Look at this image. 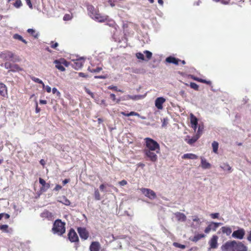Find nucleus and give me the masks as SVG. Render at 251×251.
<instances>
[{
	"mask_svg": "<svg viewBox=\"0 0 251 251\" xmlns=\"http://www.w3.org/2000/svg\"><path fill=\"white\" fill-rule=\"evenodd\" d=\"M0 58L6 62H11L12 63L18 62L20 61L19 56L8 50H5L0 52Z\"/></svg>",
	"mask_w": 251,
	"mask_h": 251,
	"instance_id": "nucleus-1",
	"label": "nucleus"
},
{
	"mask_svg": "<svg viewBox=\"0 0 251 251\" xmlns=\"http://www.w3.org/2000/svg\"><path fill=\"white\" fill-rule=\"evenodd\" d=\"M52 231L54 234L58 235H63L66 231L65 223L60 219L56 220L53 224Z\"/></svg>",
	"mask_w": 251,
	"mask_h": 251,
	"instance_id": "nucleus-2",
	"label": "nucleus"
},
{
	"mask_svg": "<svg viewBox=\"0 0 251 251\" xmlns=\"http://www.w3.org/2000/svg\"><path fill=\"white\" fill-rule=\"evenodd\" d=\"M146 148L144 150L155 151L156 153L160 152L159 144L154 140L147 137L145 139Z\"/></svg>",
	"mask_w": 251,
	"mask_h": 251,
	"instance_id": "nucleus-3",
	"label": "nucleus"
},
{
	"mask_svg": "<svg viewBox=\"0 0 251 251\" xmlns=\"http://www.w3.org/2000/svg\"><path fill=\"white\" fill-rule=\"evenodd\" d=\"M0 66L1 67H4L6 69H10L8 71L9 73L10 72H16L21 70V69L18 65L12 63L10 62H5L4 63L1 64Z\"/></svg>",
	"mask_w": 251,
	"mask_h": 251,
	"instance_id": "nucleus-4",
	"label": "nucleus"
},
{
	"mask_svg": "<svg viewBox=\"0 0 251 251\" xmlns=\"http://www.w3.org/2000/svg\"><path fill=\"white\" fill-rule=\"evenodd\" d=\"M144 152L146 156L148 158V160L152 162L157 161L158 157L155 151L150 150H144Z\"/></svg>",
	"mask_w": 251,
	"mask_h": 251,
	"instance_id": "nucleus-5",
	"label": "nucleus"
},
{
	"mask_svg": "<svg viewBox=\"0 0 251 251\" xmlns=\"http://www.w3.org/2000/svg\"><path fill=\"white\" fill-rule=\"evenodd\" d=\"M235 244V240L227 241L221 246V249L222 251H233Z\"/></svg>",
	"mask_w": 251,
	"mask_h": 251,
	"instance_id": "nucleus-6",
	"label": "nucleus"
},
{
	"mask_svg": "<svg viewBox=\"0 0 251 251\" xmlns=\"http://www.w3.org/2000/svg\"><path fill=\"white\" fill-rule=\"evenodd\" d=\"M140 191L145 196L149 198L151 200H153L156 197L155 193L150 189L142 188Z\"/></svg>",
	"mask_w": 251,
	"mask_h": 251,
	"instance_id": "nucleus-7",
	"label": "nucleus"
},
{
	"mask_svg": "<svg viewBox=\"0 0 251 251\" xmlns=\"http://www.w3.org/2000/svg\"><path fill=\"white\" fill-rule=\"evenodd\" d=\"M68 239L71 242H78V237L73 228H71L68 234Z\"/></svg>",
	"mask_w": 251,
	"mask_h": 251,
	"instance_id": "nucleus-8",
	"label": "nucleus"
},
{
	"mask_svg": "<svg viewBox=\"0 0 251 251\" xmlns=\"http://www.w3.org/2000/svg\"><path fill=\"white\" fill-rule=\"evenodd\" d=\"M245 234V230L243 228H240L238 229L233 231L232 234V237L234 238L241 240L244 238Z\"/></svg>",
	"mask_w": 251,
	"mask_h": 251,
	"instance_id": "nucleus-9",
	"label": "nucleus"
},
{
	"mask_svg": "<svg viewBox=\"0 0 251 251\" xmlns=\"http://www.w3.org/2000/svg\"><path fill=\"white\" fill-rule=\"evenodd\" d=\"M248 247L242 242L236 241L234 245L233 251H247Z\"/></svg>",
	"mask_w": 251,
	"mask_h": 251,
	"instance_id": "nucleus-10",
	"label": "nucleus"
},
{
	"mask_svg": "<svg viewBox=\"0 0 251 251\" xmlns=\"http://www.w3.org/2000/svg\"><path fill=\"white\" fill-rule=\"evenodd\" d=\"M77 232L81 239L86 240L88 238L89 233L85 228L79 227L77 228Z\"/></svg>",
	"mask_w": 251,
	"mask_h": 251,
	"instance_id": "nucleus-11",
	"label": "nucleus"
},
{
	"mask_svg": "<svg viewBox=\"0 0 251 251\" xmlns=\"http://www.w3.org/2000/svg\"><path fill=\"white\" fill-rule=\"evenodd\" d=\"M54 62L55 64V67L61 71L65 70V68L64 67L63 65L66 66H68V62L65 60H63L62 62H60L58 60H56Z\"/></svg>",
	"mask_w": 251,
	"mask_h": 251,
	"instance_id": "nucleus-12",
	"label": "nucleus"
},
{
	"mask_svg": "<svg viewBox=\"0 0 251 251\" xmlns=\"http://www.w3.org/2000/svg\"><path fill=\"white\" fill-rule=\"evenodd\" d=\"M39 183L42 185V187L40 188V191L42 192H46L50 188V185L48 183H46L45 180L43 178L40 177L39 178Z\"/></svg>",
	"mask_w": 251,
	"mask_h": 251,
	"instance_id": "nucleus-13",
	"label": "nucleus"
},
{
	"mask_svg": "<svg viewBox=\"0 0 251 251\" xmlns=\"http://www.w3.org/2000/svg\"><path fill=\"white\" fill-rule=\"evenodd\" d=\"M165 99L163 97L157 98L155 101V105L158 109H161L162 104L165 102Z\"/></svg>",
	"mask_w": 251,
	"mask_h": 251,
	"instance_id": "nucleus-14",
	"label": "nucleus"
},
{
	"mask_svg": "<svg viewBox=\"0 0 251 251\" xmlns=\"http://www.w3.org/2000/svg\"><path fill=\"white\" fill-rule=\"evenodd\" d=\"M218 237L216 235H213L212 238L210 239L209 243L210 244V248L212 249H216L217 248Z\"/></svg>",
	"mask_w": 251,
	"mask_h": 251,
	"instance_id": "nucleus-15",
	"label": "nucleus"
},
{
	"mask_svg": "<svg viewBox=\"0 0 251 251\" xmlns=\"http://www.w3.org/2000/svg\"><path fill=\"white\" fill-rule=\"evenodd\" d=\"M91 17L100 22H104L106 20V17L101 16L100 14L97 13V12H95L93 15H91Z\"/></svg>",
	"mask_w": 251,
	"mask_h": 251,
	"instance_id": "nucleus-16",
	"label": "nucleus"
},
{
	"mask_svg": "<svg viewBox=\"0 0 251 251\" xmlns=\"http://www.w3.org/2000/svg\"><path fill=\"white\" fill-rule=\"evenodd\" d=\"M166 61L169 63H172L175 65H177L178 64V62L179 61H181V60H179V59L170 56L166 58Z\"/></svg>",
	"mask_w": 251,
	"mask_h": 251,
	"instance_id": "nucleus-17",
	"label": "nucleus"
},
{
	"mask_svg": "<svg viewBox=\"0 0 251 251\" xmlns=\"http://www.w3.org/2000/svg\"><path fill=\"white\" fill-rule=\"evenodd\" d=\"M175 215L178 221L185 222L186 220V216L182 213L176 212Z\"/></svg>",
	"mask_w": 251,
	"mask_h": 251,
	"instance_id": "nucleus-18",
	"label": "nucleus"
},
{
	"mask_svg": "<svg viewBox=\"0 0 251 251\" xmlns=\"http://www.w3.org/2000/svg\"><path fill=\"white\" fill-rule=\"evenodd\" d=\"M100 250V244L98 242H93L90 246V251H99Z\"/></svg>",
	"mask_w": 251,
	"mask_h": 251,
	"instance_id": "nucleus-19",
	"label": "nucleus"
},
{
	"mask_svg": "<svg viewBox=\"0 0 251 251\" xmlns=\"http://www.w3.org/2000/svg\"><path fill=\"white\" fill-rule=\"evenodd\" d=\"M201 166L203 169H207L211 167V164L204 158L201 157Z\"/></svg>",
	"mask_w": 251,
	"mask_h": 251,
	"instance_id": "nucleus-20",
	"label": "nucleus"
},
{
	"mask_svg": "<svg viewBox=\"0 0 251 251\" xmlns=\"http://www.w3.org/2000/svg\"><path fill=\"white\" fill-rule=\"evenodd\" d=\"M7 94V89L6 86L2 83H0V95L2 96H5Z\"/></svg>",
	"mask_w": 251,
	"mask_h": 251,
	"instance_id": "nucleus-21",
	"label": "nucleus"
},
{
	"mask_svg": "<svg viewBox=\"0 0 251 251\" xmlns=\"http://www.w3.org/2000/svg\"><path fill=\"white\" fill-rule=\"evenodd\" d=\"M182 158L183 159H196L198 158V156L193 153H186L183 154Z\"/></svg>",
	"mask_w": 251,
	"mask_h": 251,
	"instance_id": "nucleus-22",
	"label": "nucleus"
},
{
	"mask_svg": "<svg viewBox=\"0 0 251 251\" xmlns=\"http://www.w3.org/2000/svg\"><path fill=\"white\" fill-rule=\"evenodd\" d=\"M205 237V235L203 233L196 234L193 238H190V240L194 242H197L202 238Z\"/></svg>",
	"mask_w": 251,
	"mask_h": 251,
	"instance_id": "nucleus-23",
	"label": "nucleus"
},
{
	"mask_svg": "<svg viewBox=\"0 0 251 251\" xmlns=\"http://www.w3.org/2000/svg\"><path fill=\"white\" fill-rule=\"evenodd\" d=\"M221 229L222 230V232L223 233L226 234L227 236L229 235L232 232L231 228L228 226H223L222 227Z\"/></svg>",
	"mask_w": 251,
	"mask_h": 251,
	"instance_id": "nucleus-24",
	"label": "nucleus"
},
{
	"mask_svg": "<svg viewBox=\"0 0 251 251\" xmlns=\"http://www.w3.org/2000/svg\"><path fill=\"white\" fill-rule=\"evenodd\" d=\"M222 224H223L222 223L211 222L209 225L211 230L216 231L217 228Z\"/></svg>",
	"mask_w": 251,
	"mask_h": 251,
	"instance_id": "nucleus-25",
	"label": "nucleus"
},
{
	"mask_svg": "<svg viewBox=\"0 0 251 251\" xmlns=\"http://www.w3.org/2000/svg\"><path fill=\"white\" fill-rule=\"evenodd\" d=\"M146 94L141 95H130V99L132 100H139L143 99H144Z\"/></svg>",
	"mask_w": 251,
	"mask_h": 251,
	"instance_id": "nucleus-26",
	"label": "nucleus"
},
{
	"mask_svg": "<svg viewBox=\"0 0 251 251\" xmlns=\"http://www.w3.org/2000/svg\"><path fill=\"white\" fill-rule=\"evenodd\" d=\"M200 137L198 136V135H194L193 136L191 139H189L188 141H187V143L189 144V145H192L194 143H195Z\"/></svg>",
	"mask_w": 251,
	"mask_h": 251,
	"instance_id": "nucleus-27",
	"label": "nucleus"
},
{
	"mask_svg": "<svg viewBox=\"0 0 251 251\" xmlns=\"http://www.w3.org/2000/svg\"><path fill=\"white\" fill-rule=\"evenodd\" d=\"M87 10L88 11V13L89 15H93L95 12H96V10L95 9V7L92 5H89L87 6Z\"/></svg>",
	"mask_w": 251,
	"mask_h": 251,
	"instance_id": "nucleus-28",
	"label": "nucleus"
},
{
	"mask_svg": "<svg viewBox=\"0 0 251 251\" xmlns=\"http://www.w3.org/2000/svg\"><path fill=\"white\" fill-rule=\"evenodd\" d=\"M27 31L36 39H37L39 36V33H36L35 30L33 29L29 28Z\"/></svg>",
	"mask_w": 251,
	"mask_h": 251,
	"instance_id": "nucleus-29",
	"label": "nucleus"
},
{
	"mask_svg": "<svg viewBox=\"0 0 251 251\" xmlns=\"http://www.w3.org/2000/svg\"><path fill=\"white\" fill-rule=\"evenodd\" d=\"M193 221L194 222H197V224L195 226L194 224H192V226L195 228H197L199 226V225L201 224L200 220L197 216H194L193 217L192 219Z\"/></svg>",
	"mask_w": 251,
	"mask_h": 251,
	"instance_id": "nucleus-30",
	"label": "nucleus"
},
{
	"mask_svg": "<svg viewBox=\"0 0 251 251\" xmlns=\"http://www.w3.org/2000/svg\"><path fill=\"white\" fill-rule=\"evenodd\" d=\"M41 217L42 218H50L51 217L52 214L51 212L48 211H45L42 213H41L40 215Z\"/></svg>",
	"mask_w": 251,
	"mask_h": 251,
	"instance_id": "nucleus-31",
	"label": "nucleus"
},
{
	"mask_svg": "<svg viewBox=\"0 0 251 251\" xmlns=\"http://www.w3.org/2000/svg\"><path fill=\"white\" fill-rule=\"evenodd\" d=\"M59 201L67 206L70 205L71 204L70 201L65 196L61 198Z\"/></svg>",
	"mask_w": 251,
	"mask_h": 251,
	"instance_id": "nucleus-32",
	"label": "nucleus"
},
{
	"mask_svg": "<svg viewBox=\"0 0 251 251\" xmlns=\"http://www.w3.org/2000/svg\"><path fill=\"white\" fill-rule=\"evenodd\" d=\"M13 38L15 39L19 40L25 44H27L26 40H25L21 35L18 34H15L13 35Z\"/></svg>",
	"mask_w": 251,
	"mask_h": 251,
	"instance_id": "nucleus-33",
	"label": "nucleus"
},
{
	"mask_svg": "<svg viewBox=\"0 0 251 251\" xmlns=\"http://www.w3.org/2000/svg\"><path fill=\"white\" fill-rule=\"evenodd\" d=\"M198 119L192 113L190 114V122L191 125L198 124Z\"/></svg>",
	"mask_w": 251,
	"mask_h": 251,
	"instance_id": "nucleus-34",
	"label": "nucleus"
},
{
	"mask_svg": "<svg viewBox=\"0 0 251 251\" xmlns=\"http://www.w3.org/2000/svg\"><path fill=\"white\" fill-rule=\"evenodd\" d=\"M220 167L224 171H228L231 172V167L227 163H224L221 165Z\"/></svg>",
	"mask_w": 251,
	"mask_h": 251,
	"instance_id": "nucleus-35",
	"label": "nucleus"
},
{
	"mask_svg": "<svg viewBox=\"0 0 251 251\" xmlns=\"http://www.w3.org/2000/svg\"><path fill=\"white\" fill-rule=\"evenodd\" d=\"M212 147L213 148V151L214 153H217L218 150L219 144L216 141H214L212 143Z\"/></svg>",
	"mask_w": 251,
	"mask_h": 251,
	"instance_id": "nucleus-36",
	"label": "nucleus"
},
{
	"mask_svg": "<svg viewBox=\"0 0 251 251\" xmlns=\"http://www.w3.org/2000/svg\"><path fill=\"white\" fill-rule=\"evenodd\" d=\"M94 197L95 200L97 201H99L100 200V194L98 189H95Z\"/></svg>",
	"mask_w": 251,
	"mask_h": 251,
	"instance_id": "nucleus-37",
	"label": "nucleus"
},
{
	"mask_svg": "<svg viewBox=\"0 0 251 251\" xmlns=\"http://www.w3.org/2000/svg\"><path fill=\"white\" fill-rule=\"evenodd\" d=\"M72 74L74 75H73V76L76 78L78 77H84L85 76L84 74L83 73L74 72Z\"/></svg>",
	"mask_w": 251,
	"mask_h": 251,
	"instance_id": "nucleus-38",
	"label": "nucleus"
},
{
	"mask_svg": "<svg viewBox=\"0 0 251 251\" xmlns=\"http://www.w3.org/2000/svg\"><path fill=\"white\" fill-rule=\"evenodd\" d=\"M203 129V126L199 125L197 133L196 134V135H198V136L199 137H200L201 135L202 134Z\"/></svg>",
	"mask_w": 251,
	"mask_h": 251,
	"instance_id": "nucleus-39",
	"label": "nucleus"
},
{
	"mask_svg": "<svg viewBox=\"0 0 251 251\" xmlns=\"http://www.w3.org/2000/svg\"><path fill=\"white\" fill-rule=\"evenodd\" d=\"M173 245L175 247L180 248V249H185L186 248L185 245L180 244H179L178 243H177V242H174L173 243Z\"/></svg>",
	"mask_w": 251,
	"mask_h": 251,
	"instance_id": "nucleus-40",
	"label": "nucleus"
},
{
	"mask_svg": "<svg viewBox=\"0 0 251 251\" xmlns=\"http://www.w3.org/2000/svg\"><path fill=\"white\" fill-rule=\"evenodd\" d=\"M195 80L199 81L201 83H205L208 85H211V81L207 79H195Z\"/></svg>",
	"mask_w": 251,
	"mask_h": 251,
	"instance_id": "nucleus-41",
	"label": "nucleus"
},
{
	"mask_svg": "<svg viewBox=\"0 0 251 251\" xmlns=\"http://www.w3.org/2000/svg\"><path fill=\"white\" fill-rule=\"evenodd\" d=\"M144 52L146 54L148 60H150L151 58L152 54L151 51L149 50H145L144 51Z\"/></svg>",
	"mask_w": 251,
	"mask_h": 251,
	"instance_id": "nucleus-42",
	"label": "nucleus"
},
{
	"mask_svg": "<svg viewBox=\"0 0 251 251\" xmlns=\"http://www.w3.org/2000/svg\"><path fill=\"white\" fill-rule=\"evenodd\" d=\"M22 5V3L21 0H16L14 3V6L16 8H20Z\"/></svg>",
	"mask_w": 251,
	"mask_h": 251,
	"instance_id": "nucleus-43",
	"label": "nucleus"
},
{
	"mask_svg": "<svg viewBox=\"0 0 251 251\" xmlns=\"http://www.w3.org/2000/svg\"><path fill=\"white\" fill-rule=\"evenodd\" d=\"M190 86L191 88L194 89L195 90H198L199 89V86L194 82H191Z\"/></svg>",
	"mask_w": 251,
	"mask_h": 251,
	"instance_id": "nucleus-44",
	"label": "nucleus"
},
{
	"mask_svg": "<svg viewBox=\"0 0 251 251\" xmlns=\"http://www.w3.org/2000/svg\"><path fill=\"white\" fill-rule=\"evenodd\" d=\"M136 57H137V58L138 59H141V60H145L144 54L143 53H141V52L137 53L136 54Z\"/></svg>",
	"mask_w": 251,
	"mask_h": 251,
	"instance_id": "nucleus-45",
	"label": "nucleus"
},
{
	"mask_svg": "<svg viewBox=\"0 0 251 251\" xmlns=\"http://www.w3.org/2000/svg\"><path fill=\"white\" fill-rule=\"evenodd\" d=\"M121 114L124 116L129 117L131 116H133V111H131L129 113H126V111L121 112Z\"/></svg>",
	"mask_w": 251,
	"mask_h": 251,
	"instance_id": "nucleus-46",
	"label": "nucleus"
},
{
	"mask_svg": "<svg viewBox=\"0 0 251 251\" xmlns=\"http://www.w3.org/2000/svg\"><path fill=\"white\" fill-rule=\"evenodd\" d=\"M52 92L53 94H56V95L58 96V97H60V95H61V93H60V92H59L57 89L55 88V87H53L52 89Z\"/></svg>",
	"mask_w": 251,
	"mask_h": 251,
	"instance_id": "nucleus-47",
	"label": "nucleus"
},
{
	"mask_svg": "<svg viewBox=\"0 0 251 251\" xmlns=\"http://www.w3.org/2000/svg\"><path fill=\"white\" fill-rule=\"evenodd\" d=\"M84 90L85 91V92L88 94H89V95H90V96L93 98H94V94L91 92L89 89H88L87 88H86V87H84Z\"/></svg>",
	"mask_w": 251,
	"mask_h": 251,
	"instance_id": "nucleus-48",
	"label": "nucleus"
},
{
	"mask_svg": "<svg viewBox=\"0 0 251 251\" xmlns=\"http://www.w3.org/2000/svg\"><path fill=\"white\" fill-rule=\"evenodd\" d=\"M8 226L7 225H3L0 226V229L5 231H6V232H7L6 230L8 228Z\"/></svg>",
	"mask_w": 251,
	"mask_h": 251,
	"instance_id": "nucleus-49",
	"label": "nucleus"
},
{
	"mask_svg": "<svg viewBox=\"0 0 251 251\" xmlns=\"http://www.w3.org/2000/svg\"><path fill=\"white\" fill-rule=\"evenodd\" d=\"M210 216L212 219H217L218 218L219 214L218 213H211Z\"/></svg>",
	"mask_w": 251,
	"mask_h": 251,
	"instance_id": "nucleus-50",
	"label": "nucleus"
},
{
	"mask_svg": "<svg viewBox=\"0 0 251 251\" xmlns=\"http://www.w3.org/2000/svg\"><path fill=\"white\" fill-rule=\"evenodd\" d=\"M129 99H130V95H129L121 97V100H127Z\"/></svg>",
	"mask_w": 251,
	"mask_h": 251,
	"instance_id": "nucleus-51",
	"label": "nucleus"
},
{
	"mask_svg": "<svg viewBox=\"0 0 251 251\" xmlns=\"http://www.w3.org/2000/svg\"><path fill=\"white\" fill-rule=\"evenodd\" d=\"M168 119L167 118H163V119L162 120V127H164L165 126H166L167 125V124H168Z\"/></svg>",
	"mask_w": 251,
	"mask_h": 251,
	"instance_id": "nucleus-52",
	"label": "nucleus"
},
{
	"mask_svg": "<svg viewBox=\"0 0 251 251\" xmlns=\"http://www.w3.org/2000/svg\"><path fill=\"white\" fill-rule=\"evenodd\" d=\"M119 184L121 186H124L127 184V181L126 180H122L121 181L119 182Z\"/></svg>",
	"mask_w": 251,
	"mask_h": 251,
	"instance_id": "nucleus-53",
	"label": "nucleus"
},
{
	"mask_svg": "<svg viewBox=\"0 0 251 251\" xmlns=\"http://www.w3.org/2000/svg\"><path fill=\"white\" fill-rule=\"evenodd\" d=\"M61 188H62V186L61 185L57 184L55 186V188L53 189V190L55 191H58L59 190L61 189Z\"/></svg>",
	"mask_w": 251,
	"mask_h": 251,
	"instance_id": "nucleus-54",
	"label": "nucleus"
},
{
	"mask_svg": "<svg viewBox=\"0 0 251 251\" xmlns=\"http://www.w3.org/2000/svg\"><path fill=\"white\" fill-rule=\"evenodd\" d=\"M108 89L113 90L115 91H118V88L117 86H112V85L109 86L108 87Z\"/></svg>",
	"mask_w": 251,
	"mask_h": 251,
	"instance_id": "nucleus-55",
	"label": "nucleus"
},
{
	"mask_svg": "<svg viewBox=\"0 0 251 251\" xmlns=\"http://www.w3.org/2000/svg\"><path fill=\"white\" fill-rule=\"evenodd\" d=\"M25 1H26V4L29 6V7L30 9H32V8H33L32 4V3L31 2L30 0H25Z\"/></svg>",
	"mask_w": 251,
	"mask_h": 251,
	"instance_id": "nucleus-56",
	"label": "nucleus"
},
{
	"mask_svg": "<svg viewBox=\"0 0 251 251\" xmlns=\"http://www.w3.org/2000/svg\"><path fill=\"white\" fill-rule=\"evenodd\" d=\"M1 214H2V218H4L5 219H8L10 217V215L8 214L4 213H1Z\"/></svg>",
	"mask_w": 251,
	"mask_h": 251,
	"instance_id": "nucleus-57",
	"label": "nucleus"
},
{
	"mask_svg": "<svg viewBox=\"0 0 251 251\" xmlns=\"http://www.w3.org/2000/svg\"><path fill=\"white\" fill-rule=\"evenodd\" d=\"M51 47L52 48L55 49V48H56L57 47H58V44L57 43H56H56H53V41H52V42H51Z\"/></svg>",
	"mask_w": 251,
	"mask_h": 251,
	"instance_id": "nucleus-58",
	"label": "nucleus"
},
{
	"mask_svg": "<svg viewBox=\"0 0 251 251\" xmlns=\"http://www.w3.org/2000/svg\"><path fill=\"white\" fill-rule=\"evenodd\" d=\"M101 70V67H97L96 69H93L91 72H94V73H97L100 72Z\"/></svg>",
	"mask_w": 251,
	"mask_h": 251,
	"instance_id": "nucleus-59",
	"label": "nucleus"
},
{
	"mask_svg": "<svg viewBox=\"0 0 251 251\" xmlns=\"http://www.w3.org/2000/svg\"><path fill=\"white\" fill-rule=\"evenodd\" d=\"M211 228L209 226V225H208L205 228V230H204V232L206 233H209L210 230H211Z\"/></svg>",
	"mask_w": 251,
	"mask_h": 251,
	"instance_id": "nucleus-60",
	"label": "nucleus"
},
{
	"mask_svg": "<svg viewBox=\"0 0 251 251\" xmlns=\"http://www.w3.org/2000/svg\"><path fill=\"white\" fill-rule=\"evenodd\" d=\"M247 239L249 242L251 243V230L249 232V234L247 236Z\"/></svg>",
	"mask_w": 251,
	"mask_h": 251,
	"instance_id": "nucleus-61",
	"label": "nucleus"
},
{
	"mask_svg": "<svg viewBox=\"0 0 251 251\" xmlns=\"http://www.w3.org/2000/svg\"><path fill=\"white\" fill-rule=\"evenodd\" d=\"M40 111V108L38 106L37 102H36V108H35V112L36 113H39Z\"/></svg>",
	"mask_w": 251,
	"mask_h": 251,
	"instance_id": "nucleus-62",
	"label": "nucleus"
},
{
	"mask_svg": "<svg viewBox=\"0 0 251 251\" xmlns=\"http://www.w3.org/2000/svg\"><path fill=\"white\" fill-rule=\"evenodd\" d=\"M110 98L113 100L115 101L116 100L115 95L114 94H110Z\"/></svg>",
	"mask_w": 251,
	"mask_h": 251,
	"instance_id": "nucleus-63",
	"label": "nucleus"
},
{
	"mask_svg": "<svg viewBox=\"0 0 251 251\" xmlns=\"http://www.w3.org/2000/svg\"><path fill=\"white\" fill-rule=\"evenodd\" d=\"M45 89H46V91H47V92H48V93L50 92H51V88H50L49 86H48V85H47V86H46Z\"/></svg>",
	"mask_w": 251,
	"mask_h": 251,
	"instance_id": "nucleus-64",
	"label": "nucleus"
}]
</instances>
